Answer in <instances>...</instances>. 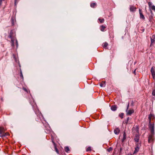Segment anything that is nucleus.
<instances>
[{
    "mask_svg": "<svg viewBox=\"0 0 155 155\" xmlns=\"http://www.w3.org/2000/svg\"><path fill=\"white\" fill-rule=\"evenodd\" d=\"M9 38L11 39V42L12 46H14L15 42L16 43V47L17 48L18 47V41L15 37V34L14 32V31L13 30H12L8 35Z\"/></svg>",
    "mask_w": 155,
    "mask_h": 155,
    "instance_id": "f257e3e1",
    "label": "nucleus"
},
{
    "mask_svg": "<svg viewBox=\"0 0 155 155\" xmlns=\"http://www.w3.org/2000/svg\"><path fill=\"white\" fill-rule=\"evenodd\" d=\"M149 128L150 129L151 134L149 136L148 141L149 143H150L153 142L154 140V124H150Z\"/></svg>",
    "mask_w": 155,
    "mask_h": 155,
    "instance_id": "f03ea898",
    "label": "nucleus"
},
{
    "mask_svg": "<svg viewBox=\"0 0 155 155\" xmlns=\"http://www.w3.org/2000/svg\"><path fill=\"white\" fill-rule=\"evenodd\" d=\"M6 130L2 127H0V134L1 135V137L5 136L7 134L5 133Z\"/></svg>",
    "mask_w": 155,
    "mask_h": 155,
    "instance_id": "7ed1b4c3",
    "label": "nucleus"
},
{
    "mask_svg": "<svg viewBox=\"0 0 155 155\" xmlns=\"http://www.w3.org/2000/svg\"><path fill=\"white\" fill-rule=\"evenodd\" d=\"M129 106V104H128L127 106V109L126 110L127 115H130L132 114L134 112V110L133 109L130 110H128V109Z\"/></svg>",
    "mask_w": 155,
    "mask_h": 155,
    "instance_id": "20e7f679",
    "label": "nucleus"
},
{
    "mask_svg": "<svg viewBox=\"0 0 155 155\" xmlns=\"http://www.w3.org/2000/svg\"><path fill=\"white\" fill-rule=\"evenodd\" d=\"M154 115L153 114H150L149 115V117H148V118L149 120V126L150 125V124H154V123L152 124H151V120L154 119Z\"/></svg>",
    "mask_w": 155,
    "mask_h": 155,
    "instance_id": "39448f33",
    "label": "nucleus"
},
{
    "mask_svg": "<svg viewBox=\"0 0 155 155\" xmlns=\"http://www.w3.org/2000/svg\"><path fill=\"white\" fill-rule=\"evenodd\" d=\"M151 72L153 78H154L155 77V68L154 69L153 67H152L151 69Z\"/></svg>",
    "mask_w": 155,
    "mask_h": 155,
    "instance_id": "423d86ee",
    "label": "nucleus"
},
{
    "mask_svg": "<svg viewBox=\"0 0 155 155\" xmlns=\"http://www.w3.org/2000/svg\"><path fill=\"white\" fill-rule=\"evenodd\" d=\"M151 38V45L153 44L155 42V36L154 35H153L151 37H150Z\"/></svg>",
    "mask_w": 155,
    "mask_h": 155,
    "instance_id": "0eeeda50",
    "label": "nucleus"
},
{
    "mask_svg": "<svg viewBox=\"0 0 155 155\" xmlns=\"http://www.w3.org/2000/svg\"><path fill=\"white\" fill-rule=\"evenodd\" d=\"M149 7L152 10L155 11V6L152 5L151 2H148Z\"/></svg>",
    "mask_w": 155,
    "mask_h": 155,
    "instance_id": "6e6552de",
    "label": "nucleus"
},
{
    "mask_svg": "<svg viewBox=\"0 0 155 155\" xmlns=\"http://www.w3.org/2000/svg\"><path fill=\"white\" fill-rule=\"evenodd\" d=\"M136 8L133 5H130V12H134L136 11Z\"/></svg>",
    "mask_w": 155,
    "mask_h": 155,
    "instance_id": "1a4fd4ad",
    "label": "nucleus"
},
{
    "mask_svg": "<svg viewBox=\"0 0 155 155\" xmlns=\"http://www.w3.org/2000/svg\"><path fill=\"white\" fill-rule=\"evenodd\" d=\"M139 11L140 18L144 19H145L144 16L141 12V10L140 9H139Z\"/></svg>",
    "mask_w": 155,
    "mask_h": 155,
    "instance_id": "9d476101",
    "label": "nucleus"
},
{
    "mask_svg": "<svg viewBox=\"0 0 155 155\" xmlns=\"http://www.w3.org/2000/svg\"><path fill=\"white\" fill-rule=\"evenodd\" d=\"M110 108L111 110L114 111L117 109V107L115 105H113L111 106Z\"/></svg>",
    "mask_w": 155,
    "mask_h": 155,
    "instance_id": "9b49d317",
    "label": "nucleus"
},
{
    "mask_svg": "<svg viewBox=\"0 0 155 155\" xmlns=\"http://www.w3.org/2000/svg\"><path fill=\"white\" fill-rule=\"evenodd\" d=\"M139 140V136L138 134H136L134 138V140L136 142H138Z\"/></svg>",
    "mask_w": 155,
    "mask_h": 155,
    "instance_id": "f8f14e48",
    "label": "nucleus"
},
{
    "mask_svg": "<svg viewBox=\"0 0 155 155\" xmlns=\"http://www.w3.org/2000/svg\"><path fill=\"white\" fill-rule=\"evenodd\" d=\"M120 132V130L118 128H117L114 130V133L116 134H118Z\"/></svg>",
    "mask_w": 155,
    "mask_h": 155,
    "instance_id": "ddd939ff",
    "label": "nucleus"
},
{
    "mask_svg": "<svg viewBox=\"0 0 155 155\" xmlns=\"http://www.w3.org/2000/svg\"><path fill=\"white\" fill-rule=\"evenodd\" d=\"M131 120V118H130L128 117L127 118V120H126L124 121L123 122L124 123H125L127 124L129 122H130V121Z\"/></svg>",
    "mask_w": 155,
    "mask_h": 155,
    "instance_id": "4468645a",
    "label": "nucleus"
},
{
    "mask_svg": "<svg viewBox=\"0 0 155 155\" xmlns=\"http://www.w3.org/2000/svg\"><path fill=\"white\" fill-rule=\"evenodd\" d=\"M106 28V27L102 25L101 26L100 30L102 31H104V29Z\"/></svg>",
    "mask_w": 155,
    "mask_h": 155,
    "instance_id": "2eb2a0df",
    "label": "nucleus"
},
{
    "mask_svg": "<svg viewBox=\"0 0 155 155\" xmlns=\"http://www.w3.org/2000/svg\"><path fill=\"white\" fill-rule=\"evenodd\" d=\"M139 148L138 146H137L135 148V150L134 151V153H137V152H138L139 150Z\"/></svg>",
    "mask_w": 155,
    "mask_h": 155,
    "instance_id": "dca6fc26",
    "label": "nucleus"
},
{
    "mask_svg": "<svg viewBox=\"0 0 155 155\" xmlns=\"http://www.w3.org/2000/svg\"><path fill=\"white\" fill-rule=\"evenodd\" d=\"M108 45V43L107 42H105L103 44L102 46L104 48H106L107 46Z\"/></svg>",
    "mask_w": 155,
    "mask_h": 155,
    "instance_id": "f3484780",
    "label": "nucleus"
},
{
    "mask_svg": "<svg viewBox=\"0 0 155 155\" xmlns=\"http://www.w3.org/2000/svg\"><path fill=\"white\" fill-rule=\"evenodd\" d=\"M90 5L92 8H94L96 6V4L95 3H93L91 4Z\"/></svg>",
    "mask_w": 155,
    "mask_h": 155,
    "instance_id": "a211bd4d",
    "label": "nucleus"
},
{
    "mask_svg": "<svg viewBox=\"0 0 155 155\" xmlns=\"http://www.w3.org/2000/svg\"><path fill=\"white\" fill-rule=\"evenodd\" d=\"M98 20L101 23H103L104 21V18L101 19V18H99Z\"/></svg>",
    "mask_w": 155,
    "mask_h": 155,
    "instance_id": "6ab92c4d",
    "label": "nucleus"
},
{
    "mask_svg": "<svg viewBox=\"0 0 155 155\" xmlns=\"http://www.w3.org/2000/svg\"><path fill=\"white\" fill-rule=\"evenodd\" d=\"M64 150H65V151L66 152H67V153L68 152V151H70V149H69V148L68 147H65Z\"/></svg>",
    "mask_w": 155,
    "mask_h": 155,
    "instance_id": "aec40b11",
    "label": "nucleus"
},
{
    "mask_svg": "<svg viewBox=\"0 0 155 155\" xmlns=\"http://www.w3.org/2000/svg\"><path fill=\"white\" fill-rule=\"evenodd\" d=\"M103 82V83H101L100 84V86L101 87H104L105 86V82Z\"/></svg>",
    "mask_w": 155,
    "mask_h": 155,
    "instance_id": "412c9836",
    "label": "nucleus"
},
{
    "mask_svg": "<svg viewBox=\"0 0 155 155\" xmlns=\"http://www.w3.org/2000/svg\"><path fill=\"white\" fill-rule=\"evenodd\" d=\"M126 137L125 133H124V134H123V138L122 139L123 141L124 140L126 139Z\"/></svg>",
    "mask_w": 155,
    "mask_h": 155,
    "instance_id": "4be33fe9",
    "label": "nucleus"
},
{
    "mask_svg": "<svg viewBox=\"0 0 155 155\" xmlns=\"http://www.w3.org/2000/svg\"><path fill=\"white\" fill-rule=\"evenodd\" d=\"M54 149L55 151L57 152L58 154H59V151L55 146H54Z\"/></svg>",
    "mask_w": 155,
    "mask_h": 155,
    "instance_id": "5701e85b",
    "label": "nucleus"
},
{
    "mask_svg": "<svg viewBox=\"0 0 155 155\" xmlns=\"http://www.w3.org/2000/svg\"><path fill=\"white\" fill-rule=\"evenodd\" d=\"M91 147H88L86 149L87 151H91Z\"/></svg>",
    "mask_w": 155,
    "mask_h": 155,
    "instance_id": "b1692460",
    "label": "nucleus"
},
{
    "mask_svg": "<svg viewBox=\"0 0 155 155\" xmlns=\"http://www.w3.org/2000/svg\"><path fill=\"white\" fill-rule=\"evenodd\" d=\"M113 149L111 147H110L109 148L107 149V151L110 152Z\"/></svg>",
    "mask_w": 155,
    "mask_h": 155,
    "instance_id": "393cba45",
    "label": "nucleus"
},
{
    "mask_svg": "<svg viewBox=\"0 0 155 155\" xmlns=\"http://www.w3.org/2000/svg\"><path fill=\"white\" fill-rule=\"evenodd\" d=\"M119 116L121 118H123L124 114L121 113L119 114Z\"/></svg>",
    "mask_w": 155,
    "mask_h": 155,
    "instance_id": "a878e982",
    "label": "nucleus"
},
{
    "mask_svg": "<svg viewBox=\"0 0 155 155\" xmlns=\"http://www.w3.org/2000/svg\"><path fill=\"white\" fill-rule=\"evenodd\" d=\"M11 21H12V25H14V21L13 18H12L11 19Z\"/></svg>",
    "mask_w": 155,
    "mask_h": 155,
    "instance_id": "bb28decb",
    "label": "nucleus"
},
{
    "mask_svg": "<svg viewBox=\"0 0 155 155\" xmlns=\"http://www.w3.org/2000/svg\"><path fill=\"white\" fill-rule=\"evenodd\" d=\"M20 76L21 77V78H22V79H23V75L22 74V72H21V75H20Z\"/></svg>",
    "mask_w": 155,
    "mask_h": 155,
    "instance_id": "cd10ccee",
    "label": "nucleus"
},
{
    "mask_svg": "<svg viewBox=\"0 0 155 155\" xmlns=\"http://www.w3.org/2000/svg\"><path fill=\"white\" fill-rule=\"evenodd\" d=\"M135 71H136V70H134V74H135Z\"/></svg>",
    "mask_w": 155,
    "mask_h": 155,
    "instance_id": "c85d7f7f",
    "label": "nucleus"
},
{
    "mask_svg": "<svg viewBox=\"0 0 155 155\" xmlns=\"http://www.w3.org/2000/svg\"><path fill=\"white\" fill-rule=\"evenodd\" d=\"M24 90H25V91H26V90L25 89H24Z\"/></svg>",
    "mask_w": 155,
    "mask_h": 155,
    "instance_id": "c756f323",
    "label": "nucleus"
}]
</instances>
